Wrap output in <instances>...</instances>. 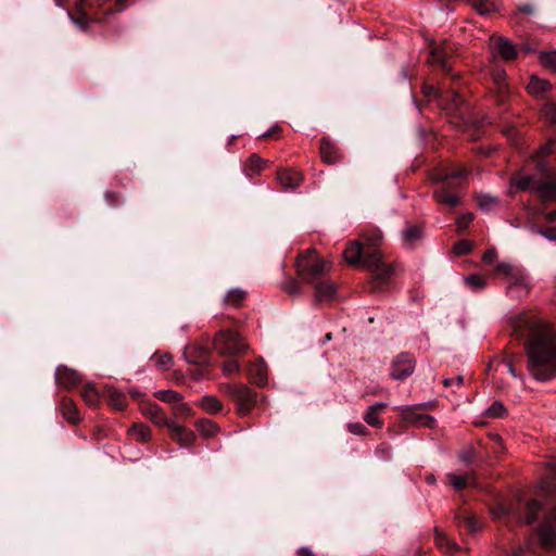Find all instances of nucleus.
Wrapping results in <instances>:
<instances>
[{
  "label": "nucleus",
  "mask_w": 556,
  "mask_h": 556,
  "mask_svg": "<svg viewBox=\"0 0 556 556\" xmlns=\"http://www.w3.org/2000/svg\"><path fill=\"white\" fill-rule=\"evenodd\" d=\"M515 336L523 340L527 368L538 381L556 376V332L536 316L520 313L511 318Z\"/></svg>",
  "instance_id": "nucleus-1"
},
{
  "label": "nucleus",
  "mask_w": 556,
  "mask_h": 556,
  "mask_svg": "<svg viewBox=\"0 0 556 556\" xmlns=\"http://www.w3.org/2000/svg\"><path fill=\"white\" fill-rule=\"evenodd\" d=\"M468 172L465 167L457 169L442 170L433 174L432 180L440 184V188L433 192L434 199L450 207H455L460 203V180L467 176Z\"/></svg>",
  "instance_id": "nucleus-2"
},
{
  "label": "nucleus",
  "mask_w": 556,
  "mask_h": 556,
  "mask_svg": "<svg viewBox=\"0 0 556 556\" xmlns=\"http://www.w3.org/2000/svg\"><path fill=\"white\" fill-rule=\"evenodd\" d=\"M330 263L320 258L315 251H307L296 261L298 274L308 283H315L330 269Z\"/></svg>",
  "instance_id": "nucleus-3"
},
{
  "label": "nucleus",
  "mask_w": 556,
  "mask_h": 556,
  "mask_svg": "<svg viewBox=\"0 0 556 556\" xmlns=\"http://www.w3.org/2000/svg\"><path fill=\"white\" fill-rule=\"evenodd\" d=\"M214 349L223 355H237L247 351L243 338L235 331H219L213 342Z\"/></svg>",
  "instance_id": "nucleus-4"
},
{
  "label": "nucleus",
  "mask_w": 556,
  "mask_h": 556,
  "mask_svg": "<svg viewBox=\"0 0 556 556\" xmlns=\"http://www.w3.org/2000/svg\"><path fill=\"white\" fill-rule=\"evenodd\" d=\"M536 168L544 177L535 180L533 191L538 192L543 201H556V176L554 172L541 160L536 161Z\"/></svg>",
  "instance_id": "nucleus-5"
},
{
  "label": "nucleus",
  "mask_w": 556,
  "mask_h": 556,
  "mask_svg": "<svg viewBox=\"0 0 556 556\" xmlns=\"http://www.w3.org/2000/svg\"><path fill=\"white\" fill-rule=\"evenodd\" d=\"M226 388L229 396L237 403L239 413L249 414L256 402V394L242 383L228 384Z\"/></svg>",
  "instance_id": "nucleus-6"
},
{
  "label": "nucleus",
  "mask_w": 556,
  "mask_h": 556,
  "mask_svg": "<svg viewBox=\"0 0 556 556\" xmlns=\"http://www.w3.org/2000/svg\"><path fill=\"white\" fill-rule=\"evenodd\" d=\"M453 51L454 49L451 43H431L429 62L432 65L439 66L444 73L451 75L455 79L456 75L452 72V65L448 62Z\"/></svg>",
  "instance_id": "nucleus-7"
},
{
  "label": "nucleus",
  "mask_w": 556,
  "mask_h": 556,
  "mask_svg": "<svg viewBox=\"0 0 556 556\" xmlns=\"http://www.w3.org/2000/svg\"><path fill=\"white\" fill-rule=\"evenodd\" d=\"M496 273L503 275L510 280L508 287L509 291L516 288H520L523 291L529 289V279L526 273L521 268H517L508 263H501L496 267Z\"/></svg>",
  "instance_id": "nucleus-8"
},
{
  "label": "nucleus",
  "mask_w": 556,
  "mask_h": 556,
  "mask_svg": "<svg viewBox=\"0 0 556 556\" xmlns=\"http://www.w3.org/2000/svg\"><path fill=\"white\" fill-rule=\"evenodd\" d=\"M416 361L414 356L407 352L400 353L395 356L391 364V378L394 380H404L415 370Z\"/></svg>",
  "instance_id": "nucleus-9"
},
{
  "label": "nucleus",
  "mask_w": 556,
  "mask_h": 556,
  "mask_svg": "<svg viewBox=\"0 0 556 556\" xmlns=\"http://www.w3.org/2000/svg\"><path fill=\"white\" fill-rule=\"evenodd\" d=\"M155 396L173 406L177 414L189 415L191 409L187 403L182 401L180 393L174 390H161L155 393Z\"/></svg>",
  "instance_id": "nucleus-10"
},
{
  "label": "nucleus",
  "mask_w": 556,
  "mask_h": 556,
  "mask_svg": "<svg viewBox=\"0 0 556 556\" xmlns=\"http://www.w3.org/2000/svg\"><path fill=\"white\" fill-rule=\"evenodd\" d=\"M55 380L59 386L71 389L79 383L80 377L76 370L66 366H59L55 369Z\"/></svg>",
  "instance_id": "nucleus-11"
},
{
  "label": "nucleus",
  "mask_w": 556,
  "mask_h": 556,
  "mask_svg": "<svg viewBox=\"0 0 556 556\" xmlns=\"http://www.w3.org/2000/svg\"><path fill=\"white\" fill-rule=\"evenodd\" d=\"M492 54L494 58L500 56L503 60L511 61L517 56L515 46L506 38H497L492 45Z\"/></svg>",
  "instance_id": "nucleus-12"
},
{
  "label": "nucleus",
  "mask_w": 556,
  "mask_h": 556,
  "mask_svg": "<svg viewBox=\"0 0 556 556\" xmlns=\"http://www.w3.org/2000/svg\"><path fill=\"white\" fill-rule=\"evenodd\" d=\"M552 519V521H545L539 528L540 541L542 545L547 548H553L556 546V532L554 530V525H556V509Z\"/></svg>",
  "instance_id": "nucleus-13"
},
{
  "label": "nucleus",
  "mask_w": 556,
  "mask_h": 556,
  "mask_svg": "<svg viewBox=\"0 0 556 556\" xmlns=\"http://www.w3.org/2000/svg\"><path fill=\"white\" fill-rule=\"evenodd\" d=\"M248 375L251 381L260 387L267 383V367L263 358L256 359L249 366Z\"/></svg>",
  "instance_id": "nucleus-14"
},
{
  "label": "nucleus",
  "mask_w": 556,
  "mask_h": 556,
  "mask_svg": "<svg viewBox=\"0 0 556 556\" xmlns=\"http://www.w3.org/2000/svg\"><path fill=\"white\" fill-rule=\"evenodd\" d=\"M492 80L496 88V102L503 104L508 94L506 85V72L503 68H494L491 73Z\"/></svg>",
  "instance_id": "nucleus-15"
},
{
  "label": "nucleus",
  "mask_w": 556,
  "mask_h": 556,
  "mask_svg": "<svg viewBox=\"0 0 556 556\" xmlns=\"http://www.w3.org/2000/svg\"><path fill=\"white\" fill-rule=\"evenodd\" d=\"M143 415L149 418L152 422L159 426H164L168 428V424H172L173 421H169L167 417L165 416L163 409L154 403H149L142 407Z\"/></svg>",
  "instance_id": "nucleus-16"
},
{
  "label": "nucleus",
  "mask_w": 556,
  "mask_h": 556,
  "mask_svg": "<svg viewBox=\"0 0 556 556\" xmlns=\"http://www.w3.org/2000/svg\"><path fill=\"white\" fill-rule=\"evenodd\" d=\"M277 179L285 190L296 188L302 181V175L292 169H283L278 172Z\"/></svg>",
  "instance_id": "nucleus-17"
},
{
  "label": "nucleus",
  "mask_w": 556,
  "mask_h": 556,
  "mask_svg": "<svg viewBox=\"0 0 556 556\" xmlns=\"http://www.w3.org/2000/svg\"><path fill=\"white\" fill-rule=\"evenodd\" d=\"M387 406H388V404H387V403H384V402H377V403H375V404L370 405V406L366 409V412H365V414H364V416H363V418H364L365 422H366L367 425L371 426V427H375V428H382L383 422H382V420L379 418V416H378V415H379V413H380L381 410H383Z\"/></svg>",
  "instance_id": "nucleus-18"
},
{
  "label": "nucleus",
  "mask_w": 556,
  "mask_h": 556,
  "mask_svg": "<svg viewBox=\"0 0 556 556\" xmlns=\"http://www.w3.org/2000/svg\"><path fill=\"white\" fill-rule=\"evenodd\" d=\"M314 285L315 288V298L316 301L323 302L332 300L337 292V286L331 281H316Z\"/></svg>",
  "instance_id": "nucleus-19"
},
{
  "label": "nucleus",
  "mask_w": 556,
  "mask_h": 556,
  "mask_svg": "<svg viewBox=\"0 0 556 556\" xmlns=\"http://www.w3.org/2000/svg\"><path fill=\"white\" fill-rule=\"evenodd\" d=\"M185 358L190 364L204 365L208 362V350L202 346H189L185 351Z\"/></svg>",
  "instance_id": "nucleus-20"
},
{
  "label": "nucleus",
  "mask_w": 556,
  "mask_h": 556,
  "mask_svg": "<svg viewBox=\"0 0 556 556\" xmlns=\"http://www.w3.org/2000/svg\"><path fill=\"white\" fill-rule=\"evenodd\" d=\"M85 1L86 0H78L75 3V10H76L77 16L73 15L70 11H67V16H68L70 21L81 30L87 29L89 23L92 21L87 16V14L84 11Z\"/></svg>",
  "instance_id": "nucleus-21"
},
{
  "label": "nucleus",
  "mask_w": 556,
  "mask_h": 556,
  "mask_svg": "<svg viewBox=\"0 0 556 556\" xmlns=\"http://www.w3.org/2000/svg\"><path fill=\"white\" fill-rule=\"evenodd\" d=\"M168 429L173 439L178 441L181 445L187 446L193 439V432L176 422L168 424Z\"/></svg>",
  "instance_id": "nucleus-22"
},
{
  "label": "nucleus",
  "mask_w": 556,
  "mask_h": 556,
  "mask_svg": "<svg viewBox=\"0 0 556 556\" xmlns=\"http://www.w3.org/2000/svg\"><path fill=\"white\" fill-rule=\"evenodd\" d=\"M394 274V268L392 265L383 264L380 268L376 269L372 273V280L376 288H382L390 281L391 277Z\"/></svg>",
  "instance_id": "nucleus-23"
},
{
  "label": "nucleus",
  "mask_w": 556,
  "mask_h": 556,
  "mask_svg": "<svg viewBox=\"0 0 556 556\" xmlns=\"http://www.w3.org/2000/svg\"><path fill=\"white\" fill-rule=\"evenodd\" d=\"M527 90L530 94L539 98L551 90V84L545 79L531 76L530 81L527 85Z\"/></svg>",
  "instance_id": "nucleus-24"
},
{
  "label": "nucleus",
  "mask_w": 556,
  "mask_h": 556,
  "mask_svg": "<svg viewBox=\"0 0 556 556\" xmlns=\"http://www.w3.org/2000/svg\"><path fill=\"white\" fill-rule=\"evenodd\" d=\"M267 162L256 154H252L244 163L243 170L247 176L252 177L258 175L265 167Z\"/></svg>",
  "instance_id": "nucleus-25"
},
{
  "label": "nucleus",
  "mask_w": 556,
  "mask_h": 556,
  "mask_svg": "<svg viewBox=\"0 0 556 556\" xmlns=\"http://www.w3.org/2000/svg\"><path fill=\"white\" fill-rule=\"evenodd\" d=\"M60 412L68 422L75 424L79 420L78 410L71 399L62 400L60 404Z\"/></svg>",
  "instance_id": "nucleus-26"
},
{
  "label": "nucleus",
  "mask_w": 556,
  "mask_h": 556,
  "mask_svg": "<svg viewBox=\"0 0 556 556\" xmlns=\"http://www.w3.org/2000/svg\"><path fill=\"white\" fill-rule=\"evenodd\" d=\"M447 479L456 490H462L475 484V476L471 472L465 475L448 473Z\"/></svg>",
  "instance_id": "nucleus-27"
},
{
  "label": "nucleus",
  "mask_w": 556,
  "mask_h": 556,
  "mask_svg": "<svg viewBox=\"0 0 556 556\" xmlns=\"http://www.w3.org/2000/svg\"><path fill=\"white\" fill-rule=\"evenodd\" d=\"M344 260L350 265H355L361 261L362 247L358 242H352L343 252Z\"/></svg>",
  "instance_id": "nucleus-28"
},
{
  "label": "nucleus",
  "mask_w": 556,
  "mask_h": 556,
  "mask_svg": "<svg viewBox=\"0 0 556 556\" xmlns=\"http://www.w3.org/2000/svg\"><path fill=\"white\" fill-rule=\"evenodd\" d=\"M384 262L382 261V254L379 250H375L368 255L365 256L363 261V266L374 273L376 269L380 268Z\"/></svg>",
  "instance_id": "nucleus-29"
},
{
  "label": "nucleus",
  "mask_w": 556,
  "mask_h": 556,
  "mask_svg": "<svg viewBox=\"0 0 556 556\" xmlns=\"http://www.w3.org/2000/svg\"><path fill=\"white\" fill-rule=\"evenodd\" d=\"M422 237V230L418 226H408L402 233L405 245L413 247Z\"/></svg>",
  "instance_id": "nucleus-30"
},
{
  "label": "nucleus",
  "mask_w": 556,
  "mask_h": 556,
  "mask_svg": "<svg viewBox=\"0 0 556 556\" xmlns=\"http://www.w3.org/2000/svg\"><path fill=\"white\" fill-rule=\"evenodd\" d=\"M435 542L440 549L445 553H454L459 549V546L454 541L450 540L441 532H437Z\"/></svg>",
  "instance_id": "nucleus-31"
},
{
  "label": "nucleus",
  "mask_w": 556,
  "mask_h": 556,
  "mask_svg": "<svg viewBox=\"0 0 556 556\" xmlns=\"http://www.w3.org/2000/svg\"><path fill=\"white\" fill-rule=\"evenodd\" d=\"M200 405L208 413H218L222 410V403L219 400L212 395H206L201 399Z\"/></svg>",
  "instance_id": "nucleus-32"
},
{
  "label": "nucleus",
  "mask_w": 556,
  "mask_h": 556,
  "mask_svg": "<svg viewBox=\"0 0 556 556\" xmlns=\"http://www.w3.org/2000/svg\"><path fill=\"white\" fill-rule=\"evenodd\" d=\"M498 204V200L495 197L489 194H481L478 197V205L483 212L493 211Z\"/></svg>",
  "instance_id": "nucleus-33"
},
{
  "label": "nucleus",
  "mask_w": 556,
  "mask_h": 556,
  "mask_svg": "<svg viewBox=\"0 0 556 556\" xmlns=\"http://www.w3.org/2000/svg\"><path fill=\"white\" fill-rule=\"evenodd\" d=\"M464 282L473 291L482 290L486 286L485 277L478 274L464 278Z\"/></svg>",
  "instance_id": "nucleus-34"
},
{
  "label": "nucleus",
  "mask_w": 556,
  "mask_h": 556,
  "mask_svg": "<svg viewBox=\"0 0 556 556\" xmlns=\"http://www.w3.org/2000/svg\"><path fill=\"white\" fill-rule=\"evenodd\" d=\"M471 2L472 7L482 15L496 10V3L494 0H471Z\"/></svg>",
  "instance_id": "nucleus-35"
},
{
  "label": "nucleus",
  "mask_w": 556,
  "mask_h": 556,
  "mask_svg": "<svg viewBox=\"0 0 556 556\" xmlns=\"http://www.w3.org/2000/svg\"><path fill=\"white\" fill-rule=\"evenodd\" d=\"M81 396L89 406H94L99 401L98 391L92 384L84 387Z\"/></svg>",
  "instance_id": "nucleus-36"
},
{
  "label": "nucleus",
  "mask_w": 556,
  "mask_h": 556,
  "mask_svg": "<svg viewBox=\"0 0 556 556\" xmlns=\"http://www.w3.org/2000/svg\"><path fill=\"white\" fill-rule=\"evenodd\" d=\"M459 522H465L470 532H477L482 528V523L470 514H463L457 516Z\"/></svg>",
  "instance_id": "nucleus-37"
},
{
  "label": "nucleus",
  "mask_w": 556,
  "mask_h": 556,
  "mask_svg": "<svg viewBox=\"0 0 556 556\" xmlns=\"http://www.w3.org/2000/svg\"><path fill=\"white\" fill-rule=\"evenodd\" d=\"M129 432L137 438L138 440L144 442L150 439L151 433L149 427L142 424H135L130 429Z\"/></svg>",
  "instance_id": "nucleus-38"
},
{
  "label": "nucleus",
  "mask_w": 556,
  "mask_h": 556,
  "mask_svg": "<svg viewBox=\"0 0 556 556\" xmlns=\"http://www.w3.org/2000/svg\"><path fill=\"white\" fill-rule=\"evenodd\" d=\"M540 62L544 67L556 73V50L549 52H541Z\"/></svg>",
  "instance_id": "nucleus-39"
},
{
  "label": "nucleus",
  "mask_w": 556,
  "mask_h": 556,
  "mask_svg": "<svg viewBox=\"0 0 556 556\" xmlns=\"http://www.w3.org/2000/svg\"><path fill=\"white\" fill-rule=\"evenodd\" d=\"M245 292L239 288L231 289L225 296V302L232 306H238L244 299Z\"/></svg>",
  "instance_id": "nucleus-40"
},
{
  "label": "nucleus",
  "mask_w": 556,
  "mask_h": 556,
  "mask_svg": "<svg viewBox=\"0 0 556 556\" xmlns=\"http://www.w3.org/2000/svg\"><path fill=\"white\" fill-rule=\"evenodd\" d=\"M541 508H542V505L540 502H538V501L529 502L526 507L527 516L525 518V521L527 523L533 522L536 519V516H538L539 511L541 510Z\"/></svg>",
  "instance_id": "nucleus-41"
},
{
  "label": "nucleus",
  "mask_w": 556,
  "mask_h": 556,
  "mask_svg": "<svg viewBox=\"0 0 556 556\" xmlns=\"http://www.w3.org/2000/svg\"><path fill=\"white\" fill-rule=\"evenodd\" d=\"M198 430L204 437H212L217 432L218 428L212 420L204 419L198 422Z\"/></svg>",
  "instance_id": "nucleus-42"
},
{
  "label": "nucleus",
  "mask_w": 556,
  "mask_h": 556,
  "mask_svg": "<svg viewBox=\"0 0 556 556\" xmlns=\"http://www.w3.org/2000/svg\"><path fill=\"white\" fill-rule=\"evenodd\" d=\"M331 149V144L326 139H323L320 143V154L324 161L329 164L336 161V157L330 153Z\"/></svg>",
  "instance_id": "nucleus-43"
},
{
  "label": "nucleus",
  "mask_w": 556,
  "mask_h": 556,
  "mask_svg": "<svg viewBox=\"0 0 556 556\" xmlns=\"http://www.w3.org/2000/svg\"><path fill=\"white\" fill-rule=\"evenodd\" d=\"M505 407L501 402H493L492 405L486 408L485 416L496 418L503 416Z\"/></svg>",
  "instance_id": "nucleus-44"
},
{
  "label": "nucleus",
  "mask_w": 556,
  "mask_h": 556,
  "mask_svg": "<svg viewBox=\"0 0 556 556\" xmlns=\"http://www.w3.org/2000/svg\"><path fill=\"white\" fill-rule=\"evenodd\" d=\"M514 184L520 190H526L528 188H531L533 190L535 181H533V178L531 176L525 175L516 178L514 180Z\"/></svg>",
  "instance_id": "nucleus-45"
},
{
  "label": "nucleus",
  "mask_w": 556,
  "mask_h": 556,
  "mask_svg": "<svg viewBox=\"0 0 556 556\" xmlns=\"http://www.w3.org/2000/svg\"><path fill=\"white\" fill-rule=\"evenodd\" d=\"M152 359L155 362L156 366L162 369H168L173 363V357L169 354H155L152 356Z\"/></svg>",
  "instance_id": "nucleus-46"
},
{
  "label": "nucleus",
  "mask_w": 556,
  "mask_h": 556,
  "mask_svg": "<svg viewBox=\"0 0 556 556\" xmlns=\"http://www.w3.org/2000/svg\"><path fill=\"white\" fill-rule=\"evenodd\" d=\"M223 371L225 375L238 374L240 371V365L236 359L229 358L223 364Z\"/></svg>",
  "instance_id": "nucleus-47"
},
{
  "label": "nucleus",
  "mask_w": 556,
  "mask_h": 556,
  "mask_svg": "<svg viewBox=\"0 0 556 556\" xmlns=\"http://www.w3.org/2000/svg\"><path fill=\"white\" fill-rule=\"evenodd\" d=\"M473 220V214L472 213H465L460 215L456 220L457 230L460 232L465 230L470 223Z\"/></svg>",
  "instance_id": "nucleus-48"
},
{
  "label": "nucleus",
  "mask_w": 556,
  "mask_h": 556,
  "mask_svg": "<svg viewBox=\"0 0 556 556\" xmlns=\"http://www.w3.org/2000/svg\"><path fill=\"white\" fill-rule=\"evenodd\" d=\"M543 115L549 123H556V103H546L543 108Z\"/></svg>",
  "instance_id": "nucleus-49"
},
{
  "label": "nucleus",
  "mask_w": 556,
  "mask_h": 556,
  "mask_svg": "<svg viewBox=\"0 0 556 556\" xmlns=\"http://www.w3.org/2000/svg\"><path fill=\"white\" fill-rule=\"evenodd\" d=\"M471 250V243L467 240L458 241L454 245V253L456 255H464L467 254Z\"/></svg>",
  "instance_id": "nucleus-50"
},
{
  "label": "nucleus",
  "mask_w": 556,
  "mask_h": 556,
  "mask_svg": "<svg viewBox=\"0 0 556 556\" xmlns=\"http://www.w3.org/2000/svg\"><path fill=\"white\" fill-rule=\"evenodd\" d=\"M422 92L426 98H441V91L432 85H424Z\"/></svg>",
  "instance_id": "nucleus-51"
},
{
  "label": "nucleus",
  "mask_w": 556,
  "mask_h": 556,
  "mask_svg": "<svg viewBox=\"0 0 556 556\" xmlns=\"http://www.w3.org/2000/svg\"><path fill=\"white\" fill-rule=\"evenodd\" d=\"M348 429L351 433L354 434H365L367 432L366 427L361 422H351L348 425Z\"/></svg>",
  "instance_id": "nucleus-52"
},
{
  "label": "nucleus",
  "mask_w": 556,
  "mask_h": 556,
  "mask_svg": "<svg viewBox=\"0 0 556 556\" xmlns=\"http://www.w3.org/2000/svg\"><path fill=\"white\" fill-rule=\"evenodd\" d=\"M285 290L289 293V294H298L300 293L301 289H300V286L296 280H288L286 283H285Z\"/></svg>",
  "instance_id": "nucleus-53"
},
{
  "label": "nucleus",
  "mask_w": 556,
  "mask_h": 556,
  "mask_svg": "<svg viewBox=\"0 0 556 556\" xmlns=\"http://www.w3.org/2000/svg\"><path fill=\"white\" fill-rule=\"evenodd\" d=\"M541 236L548 241H556V227H551L541 232Z\"/></svg>",
  "instance_id": "nucleus-54"
},
{
  "label": "nucleus",
  "mask_w": 556,
  "mask_h": 556,
  "mask_svg": "<svg viewBox=\"0 0 556 556\" xmlns=\"http://www.w3.org/2000/svg\"><path fill=\"white\" fill-rule=\"evenodd\" d=\"M417 424L424 425V426H432L434 422V419L432 416L429 415H419L418 419L416 420Z\"/></svg>",
  "instance_id": "nucleus-55"
},
{
  "label": "nucleus",
  "mask_w": 556,
  "mask_h": 556,
  "mask_svg": "<svg viewBox=\"0 0 556 556\" xmlns=\"http://www.w3.org/2000/svg\"><path fill=\"white\" fill-rule=\"evenodd\" d=\"M112 403L113 405L118 408V409H123L124 406H125V402H124V396L119 393H116L113 397H112Z\"/></svg>",
  "instance_id": "nucleus-56"
},
{
  "label": "nucleus",
  "mask_w": 556,
  "mask_h": 556,
  "mask_svg": "<svg viewBox=\"0 0 556 556\" xmlns=\"http://www.w3.org/2000/svg\"><path fill=\"white\" fill-rule=\"evenodd\" d=\"M504 365H505V367H506V369H507V372H508L510 376H513L514 378H520V379H522V376H521V375H518V372H517V370H516V368H515V366L513 365V363H511V362H506Z\"/></svg>",
  "instance_id": "nucleus-57"
},
{
  "label": "nucleus",
  "mask_w": 556,
  "mask_h": 556,
  "mask_svg": "<svg viewBox=\"0 0 556 556\" xmlns=\"http://www.w3.org/2000/svg\"><path fill=\"white\" fill-rule=\"evenodd\" d=\"M472 458H473V454L471 451H466V452H463L460 455H459V459L460 462L465 463V464H470L472 462Z\"/></svg>",
  "instance_id": "nucleus-58"
},
{
  "label": "nucleus",
  "mask_w": 556,
  "mask_h": 556,
  "mask_svg": "<svg viewBox=\"0 0 556 556\" xmlns=\"http://www.w3.org/2000/svg\"><path fill=\"white\" fill-rule=\"evenodd\" d=\"M296 556H315L309 547L303 546L296 551Z\"/></svg>",
  "instance_id": "nucleus-59"
},
{
  "label": "nucleus",
  "mask_w": 556,
  "mask_h": 556,
  "mask_svg": "<svg viewBox=\"0 0 556 556\" xmlns=\"http://www.w3.org/2000/svg\"><path fill=\"white\" fill-rule=\"evenodd\" d=\"M450 97H451V100H452L454 106L455 108L459 106V104H460V97H459V94L456 91L452 90L451 93H450Z\"/></svg>",
  "instance_id": "nucleus-60"
},
{
  "label": "nucleus",
  "mask_w": 556,
  "mask_h": 556,
  "mask_svg": "<svg viewBox=\"0 0 556 556\" xmlns=\"http://www.w3.org/2000/svg\"><path fill=\"white\" fill-rule=\"evenodd\" d=\"M525 553H526L525 547L519 546V547L514 548L509 554H507V556H523Z\"/></svg>",
  "instance_id": "nucleus-61"
},
{
  "label": "nucleus",
  "mask_w": 556,
  "mask_h": 556,
  "mask_svg": "<svg viewBox=\"0 0 556 556\" xmlns=\"http://www.w3.org/2000/svg\"><path fill=\"white\" fill-rule=\"evenodd\" d=\"M545 219H546V222H548V223H554V222H556V210H553V211H551V212H547V213L545 214Z\"/></svg>",
  "instance_id": "nucleus-62"
},
{
  "label": "nucleus",
  "mask_w": 556,
  "mask_h": 556,
  "mask_svg": "<svg viewBox=\"0 0 556 556\" xmlns=\"http://www.w3.org/2000/svg\"><path fill=\"white\" fill-rule=\"evenodd\" d=\"M492 514L494 517L500 518L506 514V509L503 506H501L498 508L493 509Z\"/></svg>",
  "instance_id": "nucleus-63"
},
{
  "label": "nucleus",
  "mask_w": 556,
  "mask_h": 556,
  "mask_svg": "<svg viewBox=\"0 0 556 556\" xmlns=\"http://www.w3.org/2000/svg\"><path fill=\"white\" fill-rule=\"evenodd\" d=\"M553 143L549 141L545 146H543L540 150V154H547L552 151Z\"/></svg>",
  "instance_id": "nucleus-64"
}]
</instances>
